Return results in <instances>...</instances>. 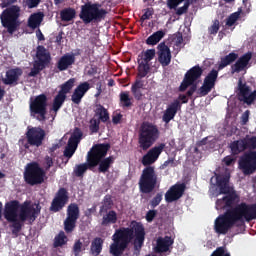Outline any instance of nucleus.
I'll use <instances>...</instances> for the list:
<instances>
[{
	"label": "nucleus",
	"instance_id": "19",
	"mask_svg": "<svg viewBox=\"0 0 256 256\" xmlns=\"http://www.w3.org/2000/svg\"><path fill=\"white\" fill-rule=\"evenodd\" d=\"M22 68H10L5 73V78L2 79V83L10 86H17L20 78L23 76Z\"/></svg>",
	"mask_w": 256,
	"mask_h": 256
},
{
	"label": "nucleus",
	"instance_id": "49",
	"mask_svg": "<svg viewBox=\"0 0 256 256\" xmlns=\"http://www.w3.org/2000/svg\"><path fill=\"white\" fill-rule=\"evenodd\" d=\"M99 125H101V121L97 119L90 120L89 130L92 134L99 132Z\"/></svg>",
	"mask_w": 256,
	"mask_h": 256
},
{
	"label": "nucleus",
	"instance_id": "61",
	"mask_svg": "<svg viewBox=\"0 0 256 256\" xmlns=\"http://www.w3.org/2000/svg\"><path fill=\"white\" fill-rule=\"evenodd\" d=\"M132 91V95H134V98L136 100H141L143 97V93L141 89H130Z\"/></svg>",
	"mask_w": 256,
	"mask_h": 256
},
{
	"label": "nucleus",
	"instance_id": "25",
	"mask_svg": "<svg viewBox=\"0 0 256 256\" xmlns=\"http://www.w3.org/2000/svg\"><path fill=\"white\" fill-rule=\"evenodd\" d=\"M230 178L228 176H217L216 186L219 189L218 195H229L235 192L234 188L229 184Z\"/></svg>",
	"mask_w": 256,
	"mask_h": 256
},
{
	"label": "nucleus",
	"instance_id": "44",
	"mask_svg": "<svg viewBox=\"0 0 256 256\" xmlns=\"http://www.w3.org/2000/svg\"><path fill=\"white\" fill-rule=\"evenodd\" d=\"M238 199H239V195H237L235 191L224 196L225 205L227 206V208L233 207Z\"/></svg>",
	"mask_w": 256,
	"mask_h": 256
},
{
	"label": "nucleus",
	"instance_id": "17",
	"mask_svg": "<svg viewBox=\"0 0 256 256\" xmlns=\"http://www.w3.org/2000/svg\"><path fill=\"white\" fill-rule=\"evenodd\" d=\"M157 49L158 62L163 68L169 67V65H171L172 59L171 49L169 46H167V44H165V42H161L157 46Z\"/></svg>",
	"mask_w": 256,
	"mask_h": 256
},
{
	"label": "nucleus",
	"instance_id": "34",
	"mask_svg": "<svg viewBox=\"0 0 256 256\" xmlns=\"http://www.w3.org/2000/svg\"><path fill=\"white\" fill-rule=\"evenodd\" d=\"M102 218L101 225L102 226H108L111 224H116L118 221V216L115 210H109L107 213H104Z\"/></svg>",
	"mask_w": 256,
	"mask_h": 256
},
{
	"label": "nucleus",
	"instance_id": "40",
	"mask_svg": "<svg viewBox=\"0 0 256 256\" xmlns=\"http://www.w3.org/2000/svg\"><path fill=\"white\" fill-rule=\"evenodd\" d=\"M75 82H76L75 78L69 79L64 84L60 85L59 92L62 93L63 95L67 96V94L70 93L71 90L73 89V87L75 86Z\"/></svg>",
	"mask_w": 256,
	"mask_h": 256
},
{
	"label": "nucleus",
	"instance_id": "26",
	"mask_svg": "<svg viewBox=\"0 0 256 256\" xmlns=\"http://www.w3.org/2000/svg\"><path fill=\"white\" fill-rule=\"evenodd\" d=\"M174 240L170 236L159 237L156 241L155 253L162 254L169 252Z\"/></svg>",
	"mask_w": 256,
	"mask_h": 256
},
{
	"label": "nucleus",
	"instance_id": "16",
	"mask_svg": "<svg viewBox=\"0 0 256 256\" xmlns=\"http://www.w3.org/2000/svg\"><path fill=\"white\" fill-rule=\"evenodd\" d=\"M69 202V192L66 188H60L54 196L49 211L58 213L62 211Z\"/></svg>",
	"mask_w": 256,
	"mask_h": 256
},
{
	"label": "nucleus",
	"instance_id": "10",
	"mask_svg": "<svg viewBox=\"0 0 256 256\" xmlns=\"http://www.w3.org/2000/svg\"><path fill=\"white\" fill-rule=\"evenodd\" d=\"M45 175L46 172L37 162H31L25 167L24 180L30 186L41 185L44 183Z\"/></svg>",
	"mask_w": 256,
	"mask_h": 256
},
{
	"label": "nucleus",
	"instance_id": "56",
	"mask_svg": "<svg viewBox=\"0 0 256 256\" xmlns=\"http://www.w3.org/2000/svg\"><path fill=\"white\" fill-rule=\"evenodd\" d=\"M249 150H256V136H246Z\"/></svg>",
	"mask_w": 256,
	"mask_h": 256
},
{
	"label": "nucleus",
	"instance_id": "53",
	"mask_svg": "<svg viewBox=\"0 0 256 256\" xmlns=\"http://www.w3.org/2000/svg\"><path fill=\"white\" fill-rule=\"evenodd\" d=\"M48 64L49 63L37 59V60H35L33 67H35L40 72V71L44 70Z\"/></svg>",
	"mask_w": 256,
	"mask_h": 256
},
{
	"label": "nucleus",
	"instance_id": "23",
	"mask_svg": "<svg viewBox=\"0 0 256 256\" xmlns=\"http://www.w3.org/2000/svg\"><path fill=\"white\" fill-rule=\"evenodd\" d=\"M181 109V103L178 99L174 100L170 105L167 106L166 110L163 113L162 121L165 124H169L174 117L176 116L177 112Z\"/></svg>",
	"mask_w": 256,
	"mask_h": 256
},
{
	"label": "nucleus",
	"instance_id": "35",
	"mask_svg": "<svg viewBox=\"0 0 256 256\" xmlns=\"http://www.w3.org/2000/svg\"><path fill=\"white\" fill-rule=\"evenodd\" d=\"M155 56H156L155 49H147L146 51H143L138 54L137 61L150 64V62L155 58Z\"/></svg>",
	"mask_w": 256,
	"mask_h": 256
},
{
	"label": "nucleus",
	"instance_id": "12",
	"mask_svg": "<svg viewBox=\"0 0 256 256\" xmlns=\"http://www.w3.org/2000/svg\"><path fill=\"white\" fill-rule=\"evenodd\" d=\"M238 167L243 175H253L256 171V151L244 153L239 158Z\"/></svg>",
	"mask_w": 256,
	"mask_h": 256
},
{
	"label": "nucleus",
	"instance_id": "45",
	"mask_svg": "<svg viewBox=\"0 0 256 256\" xmlns=\"http://www.w3.org/2000/svg\"><path fill=\"white\" fill-rule=\"evenodd\" d=\"M241 9L238 10L237 12L231 14L227 19H226V25L229 26V27H232L235 25V23L237 22V20L239 18H241Z\"/></svg>",
	"mask_w": 256,
	"mask_h": 256
},
{
	"label": "nucleus",
	"instance_id": "54",
	"mask_svg": "<svg viewBox=\"0 0 256 256\" xmlns=\"http://www.w3.org/2000/svg\"><path fill=\"white\" fill-rule=\"evenodd\" d=\"M143 88L144 82L140 78L136 77V81H134L130 90H142Z\"/></svg>",
	"mask_w": 256,
	"mask_h": 256
},
{
	"label": "nucleus",
	"instance_id": "31",
	"mask_svg": "<svg viewBox=\"0 0 256 256\" xmlns=\"http://www.w3.org/2000/svg\"><path fill=\"white\" fill-rule=\"evenodd\" d=\"M103 243V238L96 237L93 239L90 246V253L92 254V256L101 255V252H103Z\"/></svg>",
	"mask_w": 256,
	"mask_h": 256
},
{
	"label": "nucleus",
	"instance_id": "39",
	"mask_svg": "<svg viewBox=\"0 0 256 256\" xmlns=\"http://www.w3.org/2000/svg\"><path fill=\"white\" fill-rule=\"evenodd\" d=\"M96 116H99V119L102 123H106L109 120V113L103 105L99 104L95 110Z\"/></svg>",
	"mask_w": 256,
	"mask_h": 256
},
{
	"label": "nucleus",
	"instance_id": "60",
	"mask_svg": "<svg viewBox=\"0 0 256 256\" xmlns=\"http://www.w3.org/2000/svg\"><path fill=\"white\" fill-rule=\"evenodd\" d=\"M191 85H193L192 82H190L187 78L184 77V80L179 87V91L184 92Z\"/></svg>",
	"mask_w": 256,
	"mask_h": 256
},
{
	"label": "nucleus",
	"instance_id": "62",
	"mask_svg": "<svg viewBox=\"0 0 256 256\" xmlns=\"http://www.w3.org/2000/svg\"><path fill=\"white\" fill-rule=\"evenodd\" d=\"M45 164H46V170H49L54 165L52 157L46 156Z\"/></svg>",
	"mask_w": 256,
	"mask_h": 256
},
{
	"label": "nucleus",
	"instance_id": "59",
	"mask_svg": "<svg viewBox=\"0 0 256 256\" xmlns=\"http://www.w3.org/2000/svg\"><path fill=\"white\" fill-rule=\"evenodd\" d=\"M219 29H220V21L214 20L213 24L209 28L210 33H218Z\"/></svg>",
	"mask_w": 256,
	"mask_h": 256
},
{
	"label": "nucleus",
	"instance_id": "27",
	"mask_svg": "<svg viewBox=\"0 0 256 256\" xmlns=\"http://www.w3.org/2000/svg\"><path fill=\"white\" fill-rule=\"evenodd\" d=\"M44 13L43 12H36L30 15V17L28 18V22H27V26L31 29V30H35L36 29V33H41V30L39 29L41 23L44 20Z\"/></svg>",
	"mask_w": 256,
	"mask_h": 256
},
{
	"label": "nucleus",
	"instance_id": "22",
	"mask_svg": "<svg viewBox=\"0 0 256 256\" xmlns=\"http://www.w3.org/2000/svg\"><path fill=\"white\" fill-rule=\"evenodd\" d=\"M76 62L75 54L66 53L60 57L58 62L56 63V67L58 70H56V73L67 71L69 68H71Z\"/></svg>",
	"mask_w": 256,
	"mask_h": 256
},
{
	"label": "nucleus",
	"instance_id": "43",
	"mask_svg": "<svg viewBox=\"0 0 256 256\" xmlns=\"http://www.w3.org/2000/svg\"><path fill=\"white\" fill-rule=\"evenodd\" d=\"M68 237L65 235L64 231H60V233L54 239V247H63V245H67Z\"/></svg>",
	"mask_w": 256,
	"mask_h": 256
},
{
	"label": "nucleus",
	"instance_id": "42",
	"mask_svg": "<svg viewBox=\"0 0 256 256\" xmlns=\"http://www.w3.org/2000/svg\"><path fill=\"white\" fill-rule=\"evenodd\" d=\"M88 168H90L89 162L76 165L73 169V173L75 177H84L85 173L87 172Z\"/></svg>",
	"mask_w": 256,
	"mask_h": 256
},
{
	"label": "nucleus",
	"instance_id": "2",
	"mask_svg": "<svg viewBox=\"0 0 256 256\" xmlns=\"http://www.w3.org/2000/svg\"><path fill=\"white\" fill-rule=\"evenodd\" d=\"M145 227L142 223L132 221L130 227H121L112 236L113 243L110 245L112 256H122L130 243L134 245V255L139 256L145 243Z\"/></svg>",
	"mask_w": 256,
	"mask_h": 256
},
{
	"label": "nucleus",
	"instance_id": "64",
	"mask_svg": "<svg viewBox=\"0 0 256 256\" xmlns=\"http://www.w3.org/2000/svg\"><path fill=\"white\" fill-rule=\"evenodd\" d=\"M197 91V84L191 85L190 89L187 91V96L191 97Z\"/></svg>",
	"mask_w": 256,
	"mask_h": 256
},
{
	"label": "nucleus",
	"instance_id": "58",
	"mask_svg": "<svg viewBox=\"0 0 256 256\" xmlns=\"http://www.w3.org/2000/svg\"><path fill=\"white\" fill-rule=\"evenodd\" d=\"M41 0H25V5L29 9L36 8L40 4Z\"/></svg>",
	"mask_w": 256,
	"mask_h": 256
},
{
	"label": "nucleus",
	"instance_id": "32",
	"mask_svg": "<svg viewBox=\"0 0 256 256\" xmlns=\"http://www.w3.org/2000/svg\"><path fill=\"white\" fill-rule=\"evenodd\" d=\"M36 58L42 62L50 64L51 55L50 52L43 46L38 45L36 48Z\"/></svg>",
	"mask_w": 256,
	"mask_h": 256
},
{
	"label": "nucleus",
	"instance_id": "4",
	"mask_svg": "<svg viewBox=\"0 0 256 256\" xmlns=\"http://www.w3.org/2000/svg\"><path fill=\"white\" fill-rule=\"evenodd\" d=\"M165 150V144L161 143L158 146L150 149L141 160L143 166H146L139 177L138 188L139 192L144 195L152 194L156 188H159L161 181L155 167L151 166L160 157Z\"/></svg>",
	"mask_w": 256,
	"mask_h": 256
},
{
	"label": "nucleus",
	"instance_id": "48",
	"mask_svg": "<svg viewBox=\"0 0 256 256\" xmlns=\"http://www.w3.org/2000/svg\"><path fill=\"white\" fill-rule=\"evenodd\" d=\"M210 256H231V253L227 251L225 246L217 247Z\"/></svg>",
	"mask_w": 256,
	"mask_h": 256
},
{
	"label": "nucleus",
	"instance_id": "18",
	"mask_svg": "<svg viewBox=\"0 0 256 256\" xmlns=\"http://www.w3.org/2000/svg\"><path fill=\"white\" fill-rule=\"evenodd\" d=\"M186 189L185 183L175 184L170 187V189L165 193V200L167 203H172L179 200Z\"/></svg>",
	"mask_w": 256,
	"mask_h": 256
},
{
	"label": "nucleus",
	"instance_id": "46",
	"mask_svg": "<svg viewBox=\"0 0 256 256\" xmlns=\"http://www.w3.org/2000/svg\"><path fill=\"white\" fill-rule=\"evenodd\" d=\"M163 201V193L158 192L149 202L151 209L158 207Z\"/></svg>",
	"mask_w": 256,
	"mask_h": 256
},
{
	"label": "nucleus",
	"instance_id": "47",
	"mask_svg": "<svg viewBox=\"0 0 256 256\" xmlns=\"http://www.w3.org/2000/svg\"><path fill=\"white\" fill-rule=\"evenodd\" d=\"M82 251H83V243L81 242L80 239L75 240L73 247H72L73 255L80 256Z\"/></svg>",
	"mask_w": 256,
	"mask_h": 256
},
{
	"label": "nucleus",
	"instance_id": "24",
	"mask_svg": "<svg viewBox=\"0 0 256 256\" xmlns=\"http://www.w3.org/2000/svg\"><path fill=\"white\" fill-rule=\"evenodd\" d=\"M231 154L233 156H238L246 150H249V142L247 136L245 138H240V140H234L229 145Z\"/></svg>",
	"mask_w": 256,
	"mask_h": 256
},
{
	"label": "nucleus",
	"instance_id": "30",
	"mask_svg": "<svg viewBox=\"0 0 256 256\" xmlns=\"http://www.w3.org/2000/svg\"><path fill=\"white\" fill-rule=\"evenodd\" d=\"M137 74L136 77L139 79L147 77V75L151 71L150 63L143 62L141 60H137Z\"/></svg>",
	"mask_w": 256,
	"mask_h": 256
},
{
	"label": "nucleus",
	"instance_id": "41",
	"mask_svg": "<svg viewBox=\"0 0 256 256\" xmlns=\"http://www.w3.org/2000/svg\"><path fill=\"white\" fill-rule=\"evenodd\" d=\"M164 37H165V33H153L151 36H149L146 39V44L149 45V46H155L158 43H160V41Z\"/></svg>",
	"mask_w": 256,
	"mask_h": 256
},
{
	"label": "nucleus",
	"instance_id": "52",
	"mask_svg": "<svg viewBox=\"0 0 256 256\" xmlns=\"http://www.w3.org/2000/svg\"><path fill=\"white\" fill-rule=\"evenodd\" d=\"M75 152H76V149L66 146V149H64V157L67 158L66 164L68 163L69 159H71L73 157Z\"/></svg>",
	"mask_w": 256,
	"mask_h": 256
},
{
	"label": "nucleus",
	"instance_id": "63",
	"mask_svg": "<svg viewBox=\"0 0 256 256\" xmlns=\"http://www.w3.org/2000/svg\"><path fill=\"white\" fill-rule=\"evenodd\" d=\"M183 44V36L182 33H178L177 34V38L175 40V46L176 47H181V45Z\"/></svg>",
	"mask_w": 256,
	"mask_h": 256
},
{
	"label": "nucleus",
	"instance_id": "33",
	"mask_svg": "<svg viewBox=\"0 0 256 256\" xmlns=\"http://www.w3.org/2000/svg\"><path fill=\"white\" fill-rule=\"evenodd\" d=\"M119 98L120 107H123V109H131V107H133V97L130 96L128 91H122Z\"/></svg>",
	"mask_w": 256,
	"mask_h": 256
},
{
	"label": "nucleus",
	"instance_id": "57",
	"mask_svg": "<svg viewBox=\"0 0 256 256\" xmlns=\"http://www.w3.org/2000/svg\"><path fill=\"white\" fill-rule=\"evenodd\" d=\"M249 116H250V110H246L240 117V124L242 126L247 125L249 121Z\"/></svg>",
	"mask_w": 256,
	"mask_h": 256
},
{
	"label": "nucleus",
	"instance_id": "36",
	"mask_svg": "<svg viewBox=\"0 0 256 256\" xmlns=\"http://www.w3.org/2000/svg\"><path fill=\"white\" fill-rule=\"evenodd\" d=\"M113 206V200L110 194L105 195V197L102 200V206H100L99 214L103 215L104 213H107L108 211H111Z\"/></svg>",
	"mask_w": 256,
	"mask_h": 256
},
{
	"label": "nucleus",
	"instance_id": "9",
	"mask_svg": "<svg viewBox=\"0 0 256 256\" xmlns=\"http://www.w3.org/2000/svg\"><path fill=\"white\" fill-rule=\"evenodd\" d=\"M101 5L95 3H87L81 6V11L79 14L80 19L85 24H90L91 22L100 21L105 17L107 12L104 9H100Z\"/></svg>",
	"mask_w": 256,
	"mask_h": 256
},
{
	"label": "nucleus",
	"instance_id": "20",
	"mask_svg": "<svg viewBox=\"0 0 256 256\" xmlns=\"http://www.w3.org/2000/svg\"><path fill=\"white\" fill-rule=\"evenodd\" d=\"M91 89V85L89 82H84L79 84L73 91L71 95V101L74 105H80L83 97L86 93Z\"/></svg>",
	"mask_w": 256,
	"mask_h": 256
},
{
	"label": "nucleus",
	"instance_id": "38",
	"mask_svg": "<svg viewBox=\"0 0 256 256\" xmlns=\"http://www.w3.org/2000/svg\"><path fill=\"white\" fill-rule=\"evenodd\" d=\"M66 98H67V95L59 91L58 95L54 98V102H53L54 112L57 113L61 109L62 105L65 103Z\"/></svg>",
	"mask_w": 256,
	"mask_h": 256
},
{
	"label": "nucleus",
	"instance_id": "1",
	"mask_svg": "<svg viewBox=\"0 0 256 256\" xmlns=\"http://www.w3.org/2000/svg\"><path fill=\"white\" fill-rule=\"evenodd\" d=\"M253 220H256V203L241 202L215 219L214 231L217 234L226 235L233 227H236L237 233H242L246 227L245 222L249 223Z\"/></svg>",
	"mask_w": 256,
	"mask_h": 256
},
{
	"label": "nucleus",
	"instance_id": "15",
	"mask_svg": "<svg viewBox=\"0 0 256 256\" xmlns=\"http://www.w3.org/2000/svg\"><path fill=\"white\" fill-rule=\"evenodd\" d=\"M46 137V131L41 127H31L27 129L26 140L28 145L32 147H40L43 145V142Z\"/></svg>",
	"mask_w": 256,
	"mask_h": 256
},
{
	"label": "nucleus",
	"instance_id": "6",
	"mask_svg": "<svg viewBox=\"0 0 256 256\" xmlns=\"http://www.w3.org/2000/svg\"><path fill=\"white\" fill-rule=\"evenodd\" d=\"M110 149L109 144H96L87 153L86 161L89 163V169L98 165L99 173H108L111 165L115 162L113 156L104 158Z\"/></svg>",
	"mask_w": 256,
	"mask_h": 256
},
{
	"label": "nucleus",
	"instance_id": "13",
	"mask_svg": "<svg viewBox=\"0 0 256 256\" xmlns=\"http://www.w3.org/2000/svg\"><path fill=\"white\" fill-rule=\"evenodd\" d=\"M80 218V208L77 203H70L66 209V220H64V231L71 233L76 228L78 219Z\"/></svg>",
	"mask_w": 256,
	"mask_h": 256
},
{
	"label": "nucleus",
	"instance_id": "51",
	"mask_svg": "<svg viewBox=\"0 0 256 256\" xmlns=\"http://www.w3.org/2000/svg\"><path fill=\"white\" fill-rule=\"evenodd\" d=\"M157 215H158V210H148V212L146 213L145 219L148 223H151L154 221Z\"/></svg>",
	"mask_w": 256,
	"mask_h": 256
},
{
	"label": "nucleus",
	"instance_id": "50",
	"mask_svg": "<svg viewBox=\"0 0 256 256\" xmlns=\"http://www.w3.org/2000/svg\"><path fill=\"white\" fill-rule=\"evenodd\" d=\"M222 162L226 165V166H232L237 162V156L235 155H228L225 158H223Z\"/></svg>",
	"mask_w": 256,
	"mask_h": 256
},
{
	"label": "nucleus",
	"instance_id": "14",
	"mask_svg": "<svg viewBox=\"0 0 256 256\" xmlns=\"http://www.w3.org/2000/svg\"><path fill=\"white\" fill-rule=\"evenodd\" d=\"M236 97L240 103H244L245 105H253V103L256 101V90L251 92V88L246 83H243L241 79H239L236 89Z\"/></svg>",
	"mask_w": 256,
	"mask_h": 256
},
{
	"label": "nucleus",
	"instance_id": "3",
	"mask_svg": "<svg viewBox=\"0 0 256 256\" xmlns=\"http://www.w3.org/2000/svg\"><path fill=\"white\" fill-rule=\"evenodd\" d=\"M41 212L39 203L31 204L30 200L20 203L19 200H10L4 204L3 217L11 223L12 234L18 236L25 222L33 223Z\"/></svg>",
	"mask_w": 256,
	"mask_h": 256
},
{
	"label": "nucleus",
	"instance_id": "7",
	"mask_svg": "<svg viewBox=\"0 0 256 256\" xmlns=\"http://www.w3.org/2000/svg\"><path fill=\"white\" fill-rule=\"evenodd\" d=\"M239 59V54L235 52H230L229 54L220 58L218 62V70L212 69L204 78V83H202V87L197 91L199 97L207 96L216 86L219 71H222L226 67L232 65L235 61Z\"/></svg>",
	"mask_w": 256,
	"mask_h": 256
},
{
	"label": "nucleus",
	"instance_id": "5",
	"mask_svg": "<svg viewBox=\"0 0 256 256\" xmlns=\"http://www.w3.org/2000/svg\"><path fill=\"white\" fill-rule=\"evenodd\" d=\"M18 0H3L1 8H6L0 14V22L7 33H16L21 26V7L14 5Z\"/></svg>",
	"mask_w": 256,
	"mask_h": 256
},
{
	"label": "nucleus",
	"instance_id": "29",
	"mask_svg": "<svg viewBox=\"0 0 256 256\" xmlns=\"http://www.w3.org/2000/svg\"><path fill=\"white\" fill-rule=\"evenodd\" d=\"M203 75V68L197 64L190 68V70L185 74V78L192 84H196L195 82L201 78Z\"/></svg>",
	"mask_w": 256,
	"mask_h": 256
},
{
	"label": "nucleus",
	"instance_id": "55",
	"mask_svg": "<svg viewBox=\"0 0 256 256\" xmlns=\"http://www.w3.org/2000/svg\"><path fill=\"white\" fill-rule=\"evenodd\" d=\"M215 208L216 210H223L226 209V201L224 200V197H222L221 199H217L215 202Z\"/></svg>",
	"mask_w": 256,
	"mask_h": 256
},
{
	"label": "nucleus",
	"instance_id": "21",
	"mask_svg": "<svg viewBox=\"0 0 256 256\" xmlns=\"http://www.w3.org/2000/svg\"><path fill=\"white\" fill-rule=\"evenodd\" d=\"M251 59L252 52L250 51L237 58L236 62L231 66V73L235 74L244 71L248 67V64L251 61Z\"/></svg>",
	"mask_w": 256,
	"mask_h": 256
},
{
	"label": "nucleus",
	"instance_id": "28",
	"mask_svg": "<svg viewBox=\"0 0 256 256\" xmlns=\"http://www.w3.org/2000/svg\"><path fill=\"white\" fill-rule=\"evenodd\" d=\"M83 131L79 127H75L71 136L68 138L67 147L77 150L78 145L83 139Z\"/></svg>",
	"mask_w": 256,
	"mask_h": 256
},
{
	"label": "nucleus",
	"instance_id": "11",
	"mask_svg": "<svg viewBox=\"0 0 256 256\" xmlns=\"http://www.w3.org/2000/svg\"><path fill=\"white\" fill-rule=\"evenodd\" d=\"M48 99L45 94H40L30 103V113L37 115L36 119L39 122L46 121Z\"/></svg>",
	"mask_w": 256,
	"mask_h": 256
},
{
	"label": "nucleus",
	"instance_id": "8",
	"mask_svg": "<svg viewBox=\"0 0 256 256\" xmlns=\"http://www.w3.org/2000/svg\"><path fill=\"white\" fill-rule=\"evenodd\" d=\"M160 138V130L157 125L143 122L138 131V146L141 150H149Z\"/></svg>",
	"mask_w": 256,
	"mask_h": 256
},
{
	"label": "nucleus",
	"instance_id": "37",
	"mask_svg": "<svg viewBox=\"0 0 256 256\" xmlns=\"http://www.w3.org/2000/svg\"><path fill=\"white\" fill-rule=\"evenodd\" d=\"M76 17V10L73 8H64L60 11V20L70 22Z\"/></svg>",
	"mask_w": 256,
	"mask_h": 256
}]
</instances>
